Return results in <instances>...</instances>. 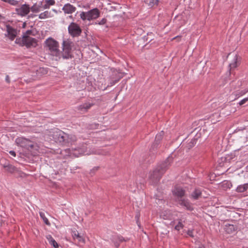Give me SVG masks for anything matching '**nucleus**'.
<instances>
[{
  "instance_id": "nucleus-1",
  "label": "nucleus",
  "mask_w": 248,
  "mask_h": 248,
  "mask_svg": "<svg viewBox=\"0 0 248 248\" xmlns=\"http://www.w3.org/2000/svg\"><path fill=\"white\" fill-rule=\"evenodd\" d=\"M16 143L20 147L28 150L33 155L37 154L39 146L37 144L29 139L24 137H18L16 140Z\"/></svg>"
},
{
  "instance_id": "nucleus-2",
  "label": "nucleus",
  "mask_w": 248,
  "mask_h": 248,
  "mask_svg": "<svg viewBox=\"0 0 248 248\" xmlns=\"http://www.w3.org/2000/svg\"><path fill=\"white\" fill-rule=\"evenodd\" d=\"M46 50H48L50 55L55 56L56 60L61 59V52L59 49V43L51 37L48 38L45 42Z\"/></svg>"
},
{
  "instance_id": "nucleus-3",
  "label": "nucleus",
  "mask_w": 248,
  "mask_h": 248,
  "mask_svg": "<svg viewBox=\"0 0 248 248\" xmlns=\"http://www.w3.org/2000/svg\"><path fill=\"white\" fill-rule=\"evenodd\" d=\"M100 16V11L99 10L95 8L87 12H81L79 16L83 21H89L95 20L97 19Z\"/></svg>"
},
{
  "instance_id": "nucleus-4",
  "label": "nucleus",
  "mask_w": 248,
  "mask_h": 248,
  "mask_svg": "<svg viewBox=\"0 0 248 248\" xmlns=\"http://www.w3.org/2000/svg\"><path fill=\"white\" fill-rule=\"evenodd\" d=\"M62 51L61 52V58L68 59L72 57V48L74 46L73 43L67 39L62 42Z\"/></svg>"
},
{
  "instance_id": "nucleus-5",
  "label": "nucleus",
  "mask_w": 248,
  "mask_h": 248,
  "mask_svg": "<svg viewBox=\"0 0 248 248\" xmlns=\"http://www.w3.org/2000/svg\"><path fill=\"white\" fill-rule=\"evenodd\" d=\"M170 164L165 163L162 165L161 167L154 170L150 175V178L153 182L155 183L158 181L161 175L165 172L168 169Z\"/></svg>"
},
{
  "instance_id": "nucleus-6",
  "label": "nucleus",
  "mask_w": 248,
  "mask_h": 248,
  "mask_svg": "<svg viewBox=\"0 0 248 248\" xmlns=\"http://www.w3.org/2000/svg\"><path fill=\"white\" fill-rule=\"evenodd\" d=\"M16 43L22 46H25L27 47H35L37 45V41L35 38L26 36H23L22 38L16 39Z\"/></svg>"
},
{
  "instance_id": "nucleus-7",
  "label": "nucleus",
  "mask_w": 248,
  "mask_h": 248,
  "mask_svg": "<svg viewBox=\"0 0 248 248\" xmlns=\"http://www.w3.org/2000/svg\"><path fill=\"white\" fill-rule=\"evenodd\" d=\"M68 30L69 34L73 37L79 36L81 33V29L80 27L75 22L70 23L68 26Z\"/></svg>"
},
{
  "instance_id": "nucleus-8",
  "label": "nucleus",
  "mask_w": 248,
  "mask_h": 248,
  "mask_svg": "<svg viewBox=\"0 0 248 248\" xmlns=\"http://www.w3.org/2000/svg\"><path fill=\"white\" fill-rule=\"evenodd\" d=\"M17 14L18 15L24 16L28 15L30 11V7L29 5L23 4L21 7L16 8V9Z\"/></svg>"
},
{
  "instance_id": "nucleus-9",
  "label": "nucleus",
  "mask_w": 248,
  "mask_h": 248,
  "mask_svg": "<svg viewBox=\"0 0 248 248\" xmlns=\"http://www.w3.org/2000/svg\"><path fill=\"white\" fill-rule=\"evenodd\" d=\"M62 10L65 14L70 15L75 13L77 8L70 3H67L63 5Z\"/></svg>"
},
{
  "instance_id": "nucleus-10",
  "label": "nucleus",
  "mask_w": 248,
  "mask_h": 248,
  "mask_svg": "<svg viewBox=\"0 0 248 248\" xmlns=\"http://www.w3.org/2000/svg\"><path fill=\"white\" fill-rule=\"evenodd\" d=\"M7 34L6 35L12 41L16 38V31L10 26H6Z\"/></svg>"
},
{
  "instance_id": "nucleus-11",
  "label": "nucleus",
  "mask_w": 248,
  "mask_h": 248,
  "mask_svg": "<svg viewBox=\"0 0 248 248\" xmlns=\"http://www.w3.org/2000/svg\"><path fill=\"white\" fill-rule=\"evenodd\" d=\"M238 229L236 225L226 223L224 226V230L228 234H232L235 232Z\"/></svg>"
},
{
  "instance_id": "nucleus-12",
  "label": "nucleus",
  "mask_w": 248,
  "mask_h": 248,
  "mask_svg": "<svg viewBox=\"0 0 248 248\" xmlns=\"http://www.w3.org/2000/svg\"><path fill=\"white\" fill-rule=\"evenodd\" d=\"M128 240V239H125L123 236L121 235H117L113 237L112 238V242L114 243V246L118 248L121 243L124 242V241H127Z\"/></svg>"
},
{
  "instance_id": "nucleus-13",
  "label": "nucleus",
  "mask_w": 248,
  "mask_h": 248,
  "mask_svg": "<svg viewBox=\"0 0 248 248\" xmlns=\"http://www.w3.org/2000/svg\"><path fill=\"white\" fill-rule=\"evenodd\" d=\"M93 104L89 102H85L84 104L78 107V109L82 112L87 111L92 106Z\"/></svg>"
},
{
  "instance_id": "nucleus-14",
  "label": "nucleus",
  "mask_w": 248,
  "mask_h": 248,
  "mask_svg": "<svg viewBox=\"0 0 248 248\" xmlns=\"http://www.w3.org/2000/svg\"><path fill=\"white\" fill-rule=\"evenodd\" d=\"M172 192L173 194L178 198H181L185 195V191L179 186L175 187Z\"/></svg>"
},
{
  "instance_id": "nucleus-15",
  "label": "nucleus",
  "mask_w": 248,
  "mask_h": 248,
  "mask_svg": "<svg viewBox=\"0 0 248 248\" xmlns=\"http://www.w3.org/2000/svg\"><path fill=\"white\" fill-rule=\"evenodd\" d=\"M239 56L237 55H235L232 62L230 64V69H233L236 68L239 65V62L238 61Z\"/></svg>"
},
{
  "instance_id": "nucleus-16",
  "label": "nucleus",
  "mask_w": 248,
  "mask_h": 248,
  "mask_svg": "<svg viewBox=\"0 0 248 248\" xmlns=\"http://www.w3.org/2000/svg\"><path fill=\"white\" fill-rule=\"evenodd\" d=\"M72 236L74 239H78V242L82 243L83 244L85 243V239L77 231H74L72 232Z\"/></svg>"
},
{
  "instance_id": "nucleus-17",
  "label": "nucleus",
  "mask_w": 248,
  "mask_h": 248,
  "mask_svg": "<svg viewBox=\"0 0 248 248\" xmlns=\"http://www.w3.org/2000/svg\"><path fill=\"white\" fill-rule=\"evenodd\" d=\"M236 190L237 192L248 193V183H246L244 185H241L238 186L237 187Z\"/></svg>"
},
{
  "instance_id": "nucleus-18",
  "label": "nucleus",
  "mask_w": 248,
  "mask_h": 248,
  "mask_svg": "<svg viewBox=\"0 0 248 248\" xmlns=\"http://www.w3.org/2000/svg\"><path fill=\"white\" fill-rule=\"evenodd\" d=\"M220 114L219 112H215L210 116L211 122L213 124H215L217 122L220 121Z\"/></svg>"
},
{
  "instance_id": "nucleus-19",
  "label": "nucleus",
  "mask_w": 248,
  "mask_h": 248,
  "mask_svg": "<svg viewBox=\"0 0 248 248\" xmlns=\"http://www.w3.org/2000/svg\"><path fill=\"white\" fill-rule=\"evenodd\" d=\"M144 2L150 7L157 6L159 3L158 0H144Z\"/></svg>"
},
{
  "instance_id": "nucleus-20",
  "label": "nucleus",
  "mask_w": 248,
  "mask_h": 248,
  "mask_svg": "<svg viewBox=\"0 0 248 248\" xmlns=\"http://www.w3.org/2000/svg\"><path fill=\"white\" fill-rule=\"evenodd\" d=\"M172 214L170 211H165L162 212L160 214V217L164 219H170Z\"/></svg>"
},
{
  "instance_id": "nucleus-21",
  "label": "nucleus",
  "mask_w": 248,
  "mask_h": 248,
  "mask_svg": "<svg viewBox=\"0 0 248 248\" xmlns=\"http://www.w3.org/2000/svg\"><path fill=\"white\" fill-rule=\"evenodd\" d=\"M4 168L6 171L12 173L16 170V168L12 165L8 164L7 165H4Z\"/></svg>"
},
{
  "instance_id": "nucleus-22",
  "label": "nucleus",
  "mask_w": 248,
  "mask_h": 248,
  "mask_svg": "<svg viewBox=\"0 0 248 248\" xmlns=\"http://www.w3.org/2000/svg\"><path fill=\"white\" fill-rule=\"evenodd\" d=\"M180 204L186 207L188 210H192L193 209L190 203L187 201L183 200L181 202Z\"/></svg>"
},
{
  "instance_id": "nucleus-23",
  "label": "nucleus",
  "mask_w": 248,
  "mask_h": 248,
  "mask_svg": "<svg viewBox=\"0 0 248 248\" xmlns=\"http://www.w3.org/2000/svg\"><path fill=\"white\" fill-rule=\"evenodd\" d=\"M202 194L201 191L199 189H196L192 194V197L195 200L198 199Z\"/></svg>"
},
{
  "instance_id": "nucleus-24",
  "label": "nucleus",
  "mask_w": 248,
  "mask_h": 248,
  "mask_svg": "<svg viewBox=\"0 0 248 248\" xmlns=\"http://www.w3.org/2000/svg\"><path fill=\"white\" fill-rule=\"evenodd\" d=\"M39 214H40V216L41 218L43 219V220L45 223V224H46V225H49L50 223H49L48 219L45 216V213L41 212L39 213Z\"/></svg>"
},
{
  "instance_id": "nucleus-25",
  "label": "nucleus",
  "mask_w": 248,
  "mask_h": 248,
  "mask_svg": "<svg viewBox=\"0 0 248 248\" xmlns=\"http://www.w3.org/2000/svg\"><path fill=\"white\" fill-rule=\"evenodd\" d=\"M107 19L106 18H103L100 20H97L94 22L95 25H104L106 24Z\"/></svg>"
},
{
  "instance_id": "nucleus-26",
  "label": "nucleus",
  "mask_w": 248,
  "mask_h": 248,
  "mask_svg": "<svg viewBox=\"0 0 248 248\" xmlns=\"http://www.w3.org/2000/svg\"><path fill=\"white\" fill-rule=\"evenodd\" d=\"M49 12L47 11H46L43 13H41L39 16V17L40 19H44L48 17L49 16Z\"/></svg>"
},
{
  "instance_id": "nucleus-27",
  "label": "nucleus",
  "mask_w": 248,
  "mask_h": 248,
  "mask_svg": "<svg viewBox=\"0 0 248 248\" xmlns=\"http://www.w3.org/2000/svg\"><path fill=\"white\" fill-rule=\"evenodd\" d=\"M163 132L161 131L156 135L155 140L156 142H159L163 136Z\"/></svg>"
},
{
  "instance_id": "nucleus-28",
  "label": "nucleus",
  "mask_w": 248,
  "mask_h": 248,
  "mask_svg": "<svg viewBox=\"0 0 248 248\" xmlns=\"http://www.w3.org/2000/svg\"><path fill=\"white\" fill-rule=\"evenodd\" d=\"M47 238V239H50V242L54 246V247L55 248H58V245L57 243L50 235H49Z\"/></svg>"
},
{
  "instance_id": "nucleus-29",
  "label": "nucleus",
  "mask_w": 248,
  "mask_h": 248,
  "mask_svg": "<svg viewBox=\"0 0 248 248\" xmlns=\"http://www.w3.org/2000/svg\"><path fill=\"white\" fill-rule=\"evenodd\" d=\"M184 227V225L180 221L178 224L175 226V229L177 231H179L180 229H182Z\"/></svg>"
},
{
  "instance_id": "nucleus-30",
  "label": "nucleus",
  "mask_w": 248,
  "mask_h": 248,
  "mask_svg": "<svg viewBox=\"0 0 248 248\" xmlns=\"http://www.w3.org/2000/svg\"><path fill=\"white\" fill-rule=\"evenodd\" d=\"M42 7L43 8L45 9H48L49 8V6L47 4V2H45V0H43L41 2Z\"/></svg>"
},
{
  "instance_id": "nucleus-31",
  "label": "nucleus",
  "mask_w": 248,
  "mask_h": 248,
  "mask_svg": "<svg viewBox=\"0 0 248 248\" xmlns=\"http://www.w3.org/2000/svg\"><path fill=\"white\" fill-rule=\"evenodd\" d=\"M30 9L33 12H39L40 11L39 7H37L35 5L32 6Z\"/></svg>"
},
{
  "instance_id": "nucleus-32",
  "label": "nucleus",
  "mask_w": 248,
  "mask_h": 248,
  "mask_svg": "<svg viewBox=\"0 0 248 248\" xmlns=\"http://www.w3.org/2000/svg\"><path fill=\"white\" fill-rule=\"evenodd\" d=\"M34 35V34L32 33V30H28L26 31L25 33H24L23 36H26L27 37H30V35Z\"/></svg>"
},
{
  "instance_id": "nucleus-33",
  "label": "nucleus",
  "mask_w": 248,
  "mask_h": 248,
  "mask_svg": "<svg viewBox=\"0 0 248 248\" xmlns=\"http://www.w3.org/2000/svg\"><path fill=\"white\" fill-rule=\"evenodd\" d=\"M45 2H47L49 7L54 5L55 3L54 0H45Z\"/></svg>"
},
{
  "instance_id": "nucleus-34",
  "label": "nucleus",
  "mask_w": 248,
  "mask_h": 248,
  "mask_svg": "<svg viewBox=\"0 0 248 248\" xmlns=\"http://www.w3.org/2000/svg\"><path fill=\"white\" fill-rule=\"evenodd\" d=\"M18 3L19 1L16 0H11L9 4L13 6H16Z\"/></svg>"
},
{
  "instance_id": "nucleus-35",
  "label": "nucleus",
  "mask_w": 248,
  "mask_h": 248,
  "mask_svg": "<svg viewBox=\"0 0 248 248\" xmlns=\"http://www.w3.org/2000/svg\"><path fill=\"white\" fill-rule=\"evenodd\" d=\"M248 101V98H245L242 99L239 102V104L240 105H242L244 104L245 103H246Z\"/></svg>"
},
{
  "instance_id": "nucleus-36",
  "label": "nucleus",
  "mask_w": 248,
  "mask_h": 248,
  "mask_svg": "<svg viewBox=\"0 0 248 248\" xmlns=\"http://www.w3.org/2000/svg\"><path fill=\"white\" fill-rule=\"evenodd\" d=\"M187 234L189 235L190 236L193 237V232L192 230H188L187 232Z\"/></svg>"
},
{
  "instance_id": "nucleus-37",
  "label": "nucleus",
  "mask_w": 248,
  "mask_h": 248,
  "mask_svg": "<svg viewBox=\"0 0 248 248\" xmlns=\"http://www.w3.org/2000/svg\"><path fill=\"white\" fill-rule=\"evenodd\" d=\"M9 154L14 157H15L16 156V153L14 151H10L9 152Z\"/></svg>"
},
{
  "instance_id": "nucleus-38",
  "label": "nucleus",
  "mask_w": 248,
  "mask_h": 248,
  "mask_svg": "<svg viewBox=\"0 0 248 248\" xmlns=\"http://www.w3.org/2000/svg\"><path fill=\"white\" fill-rule=\"evenodd\" d=\"M176 39H178V41H180V39H181V36H176V37H175L171 39V40L172 41V40H174Z\"/></svg>"
},
{
  "instance_id": "nucleus-39",
  "label": "nucleus",
  "mask_w": 248,
  "mask_h": 248,
  "mask_svg": "<svg viewBox=\"0 0 248 248\" xmlns=\"http://www.w3.org/2000/svg\"><path fill=\"white\" fill-rule=\"evenodd\" d=\"M6 81L8 83L10 82V78H9V77L8 76H7L6 77Z\"/></svg>"
},
{
  "instance_id": "nucleus-40",
  "label": "nucleus",
  "mask_w": 248,
  "mask_h": 248,
  "mask_svg": "<svg viewBox=\"0 0 248 248\" xmlns=\"http://www.w3.org/2000/svg\"><path fill=\"white\" fill-rule=\"evenodd\" d=\"M45 69H44V68H39V71H40V72H43V71H45Z\"/></svg>"
},
{
  "instance_id": "nucleus-41",
  "label": "nucleus",
  "mask_w": 248,
  "mask_h": 248,
  "mask_svg": "<svg viewBox=\"0 0 248 248\" xmlns=\"http://www.w3.org/2000/svg\"><path fill=\"white\" fill-rule=\"evenodd\" d=\"M71 139H72L73 140H75V137L74 136L73 137L71 138Z\"/></svg>"
},
{
  "instance_id": "nucleus-42",
  "label": "nucleus",
  "mask_w": 248,
  "mask_h": 248,
  "mask_svg": "<svg viewBox=\"0 0 248 248\" xmlns=\"http://www.w3.org/2000/svg\"><path fill=\"white\" fill-rule=\"evenodd\" d=\"M61 138L63 139L64 138V137L63 136H62Z\"/></svg>"
},
{
  "instance_id": "nucleus-43",
  "label": "nucleus",
  "mask_w": 248,
  "mask_h": 248,
  "mask_svg": "<svg viewBox=\"0 0 248 248\" xmlns=\"http://www.w3.org/2000/svg\"><path fill=\"white\" fill-rule=\"evenodd\" d=\"M246 169H247V170H248V166L247 167Z\"/></svg>"
},
{
  "instance_id": "nucleus-44",
  "label": "nucleus",
  "mask_w": 248,
  "mask_h": 248,
  "mask_svg": "<svg viewBox=\"0 0 248 248\" xmlns=\"http://www.w3.org/2000/svg\"><path fill=\"white\" fill-rule=\"evenodd\" d=\"M247 92H248V90L247 91ZM246 92H247V91Z\"/></svg>"
}]
</instances>
